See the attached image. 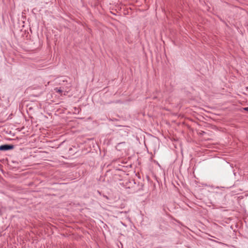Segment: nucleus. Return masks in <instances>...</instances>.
<instances>
[{
	"label": "nucleus",
	"mask_w": 248,
	"mask_h": 248,
	"mask_svg": "<svg viewBox=\"0 0 248 248\" xmlns=\"http://www.w3.org/2000/svg\"><path fill=\"white\" fill-rule=\"evenodd\" d=\"M15 146L12 144H3L0 146V151H6L12 150L14 148Z\"/></svg>",
	"instance_id": "1"
},
{
	"label": "nucleus",
	"mask_w": 248,
	"mask_h": 248,
	"mask_svg": "<svg viewBox=\"0 0 248 248\" xmlns=\"http://www.w3.org/2000/svg\"><path fill=\"white\" fill-rule=\"evenodd\" d=\"M243 109L244 110H245V111H246L248 112V107L243 108Z\"/></svg>",
	"instance_id": "3"
},
{
	"label": "nucleus",
	"mask_w": 248,
	"mask_h": 248,
	"mask_svg": "<svg viewBox=\"0 0 248 248\" xmlns=\"http://www.w3.org/2000/svg\"><path fill=\"white\" fill-rule=\"evenodd\" d=\"M54 91L56 93H62V90H61L60 88H56L54 89Z\"/></svg>",
	"instance_id": "2"
}]
</instances>
